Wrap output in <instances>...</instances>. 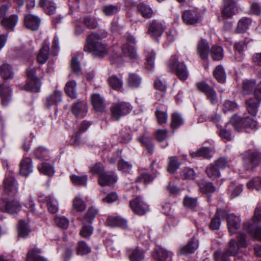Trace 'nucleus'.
Here are the masks:
<instances>
[{"instance_id":"nucleus-38","label":"nucleus","mask_w":261,"mask_h":261,"mask_svg":"<svg viewBox=\"0 0 261 261\" xmlns=\"http://www.w3.org/2000/svg\"><path fill=\"white\" fill-rule=\"evenodd\" d=\"M65 91L67 95L72 99L77 97L76 83L74 81L68 82L65 87Z\"/></svg>"},{"instance_id":"nucleus-35","label":"nucleus","mask_w":261,"mask_h":261,"mask_svg":"<svg viewBox=\"0 0 261 261\" xmlns=\"http://www.w3.org/2000/svg\"><path fill=\"white\" fill-rule=\"evenodd\" d=\"M0 73L4 79H11L14 76L12 66L7 63H4L0 65Z\"/></svg>"},{"instance_id":"nucleus-58","label":"nucleus","mask_w":261,"mask_h":261,"mask_svg":"<svg viewBox=\"0 0 261 261\" xmlns=\"http://www.w3.org/2000/svg\"><path fill=\"white\" fill-rule=\"evenodd\" d=\"M48 211L53 214H55L58 211V206L56 201L52 195L46 197Z\"/></svg>"},{"instance_id":"nucleus-3","label":"nucleus","mask_w":261,"mask_h":261,"mask_svg":"<svg viewBox=\"0 0 261 261\" xmlns=\"http://www.w3.org/2000/svg\"><path fill=\"white\" fill-rule=\"evenodd\" d=\"M107 36V33L103 32L101 35L91 33L87 38L86 43L84 48V51L91 53L94 56L103 57L108 54V49L106 44L99 41L102 38Z\"/></svg>"},{"instance_id":"nucleus-51","label":"nucleus","mask_w":261,"mask_h":261,"mask_svg":"<svg viewBox=\"0 0 261 261\" xmlns=\"http://www.w3.org/2000/svg\"><path fill=\"white\" fill-rule=\"evenodd\" d=\"M117 166L119 171L124 174L129 173L132 168V164L124 160L119 161Z\"/></svg>"},{"instance_id":"nucleus-46","label":"nucleus","mask_w":261,"mask_h":261,"mask_svg":"<svg viewBox=\"0 0 261 261\" xmlns=\"http://www.w3.org/2000/svg\"><path fill=\"white\" fill-rule=\"evenodd\" d=\"M200 181V182H199L198 184L201 192L208 194L215 190V187L211 182L207 181V180Z\"/></svg>"},{"instance_id":"nucleus-41","label":"nucleus","mask_w":261,"mask_h":261,"mask_svg":"<svg viewBox=\"0 0 261 261\" xmlns=\"http://www.w3.org/2000/svg\"><path fill=\"white\" fill-rule=\"evenodd\" d=\"M145 252L140 247L131 250L129 254L130 261H142L144 258Z\"/></svg>"},{"instance_id":"nucleus-13","label":"nucleus","mask_w":261,"mask_h":261,"mask_svg":"<svg viewBox=\"0 0 261 261\" xmlns=\"http://www.w3.org/2000/svg\"><path fill=\"white\" fill-rule=\"evenodd\" d=\"M132 110L131 105L127 102H118L115 105V120H119L121 116L129 114Z\"/></svg>"},{"instance_id":"nucleus-6","label":"nucleus","mask_w":261,"mask_h":261,"mask_svg":"<svg viewBox=\"0 0 261 261\" xmlns=\"http://www.w3.org/2000/svg\"><path fill=\"white\" fill-rule=\"evenodd\" d=\"M197 88L199 91L204 93L206 99L211 105H216L219 102L217 93L214 88L205 82H200L196 84Z\"/></svg>"},{"instance_id":"nucleus-54","label":"nucleus","mask_w":261,"mask_h":261,"mask_svg":"<svg viewBox=\"0 0 261 261\" xmlns=\"http://www.w3.org/2000/svg\"><path fill=\"white\" fill-rule=\"evenodd\" d=\"M180 175L184 179H194L196 177V174L193 169L190 167H186L182 169Z\"/></svg>"},{"instance_id":"nucleus-42","label":"nucleus","mask_w":261,"mask_h":261,"mask_svg":"<svg viewBox=\"0 0 261 261\" xmlns=\"http://www.w3.org/2000/svg\"><path fill=\"white\" fill-rule=\"evenodd\" d=\"M138 11L142 14V16L145 18H151L153 14L152 8L148 5L141 3L137 6Z\"/></svg>"},{"instance_id":"nucleus-32","label":"nucleus","mask_w":261,"mask_h":261,"mask_svg":"<svg viewBox=\"0 0 261 261\" xmlns=\"http://www.w3.org/2000/svg\"><path fill=\"white\" fill-rule=\"evenodd\" d=\"M142 82V78L138 74L134 73H130L128 74L127 83L129 87L136 89L140 87Z\"/></svg>"},{"instance_id":"nucleus-27","label":"nucleus","mask_w":261,"mask_h":261,"mask_svg":"<svg viewBox=\"0 0 261 261\" xmlns=\"http://www.w3.org/2000/svg\"><path fill=\"white\" fill-rule=\"evenodd\" d=\"M139 142L145 147L148 153L152 154L154 151V144L152 138L143 135L138 138Z\"/></svg>"},{"instance_id":"nucleus-63","label":"nucleus","mask_w":261,"mask_h":261,"mask_svg":"<svg viewBox=\"0 0 261 261\" xmlns=\"http://www.w3.org/2000/svg\"><path fill=\"white\" fill-rule=\"evenodd\" d=\"M238 108L237 103L232 101L225 100L223 105V110L225 113L235 111Z\"/></svg>"},{"instance_id":"nucleus-1","label":"nucleus","mask_w":261,"mask_h":261,"mask_svg":"<svg viewBox=\"0 0 261 261\" xmlns=\"http://www.w3.org/2000/svg\"><path fill=\"white\" fill-rule=\"evenodd\" d=\"M261 220V204H258L254 211V215L250 220L245 222L243 228L236 239L230 240L229 246L225 253L221 254L219 251L214 253L216 261H229L227 256L231 255L242 258V254L248 245V237L250 236L261 241V226L259 222Z\"/></svg>"},{"instance_id":"nucleus-60","label":"nucleus","mask_w":261,"mask_h":261,"mask_svg":"<svg viewBox=\"0 0 261 261\" xmlns=\"http://www.w3.org/2000/svg\"><path fill=\"white\" fill-rule=\"evenodd\" d=\"M115 227H119L124 230L126 233L130 231L126 219L119 216H115Z\"/></svg>"},{"instance_id":"nucleus-29","label":"nucleus","mask_w":261,"mask_h":261,"mask_svg":"<svg viewBox=\"0 0 261 261\" xmlns=\"http://www.w3.org/2000/svg\"><path fill=\"white\" fill-rule=\"evenodd\" d=\"M21 205L19 202L15 200H8L4 205V209L8 213L13 214L20 211Z\"/></svg>"},{"instance_id":"nucleus-20","label":"nucleus","mask_w":261,"mask_h":261,"mask_svg":"<svg viewBox=\"0 0 261 261\" xmlns=\"http://www.w3.org/2000/svg\"><path fill=\"white\" fill-rule=\"evenodd\" d=\"M49 41L44 40L42 46L40 49L37 57V61L41 64H44L48 59L49 55Z\"/></svg>"},{"instance_id":"nucleus-48","label":"nucleus","mask_w":261,"mask_h":261,"mask_svg":"<svg viewBox=\"0 0 261 261\" xmlns=\"http://www.w3.org/2000/svg\"><path fill=\"white\" fill-rule=\"evenodd\" d=\"M131 130L127 127L123 128L119 132L118 139L122 143H126L132 140Z\"/></svg>"},{"instance_id":"nucleus-49","label":"nucleus","mask_w":261,"mask_h":261,"mask_svg":"<svg viewBox=\"0 0 261 261\" xmlns=\"http://www.w3.org/2000/svg\"><path fill=\"white\" fill-rule=\"evenodd\" d=\"M91 251V247L83 241H80L76 247V253L78 255H83L90 253Z\"/></svg>"},{"instance_id":"nucleus-16","label":"nucleus","mask_w":261,"mask_h":261,"mask_svg":"<svg viewBox=\"0 0 261 261\" xmlns=\"http://www.w3.org/2000/svg\"><path fill=\"white\" fill-rule=\"evenodd\" d=\"M199 240L195 237L192 238L186 245L180 247L178 250V253L181 255L194 253L199 247Z\"/></svg>"},{"instance_id":"nucleus-12","label":"nucleus","mask_w":261,"mask_h":261,"mask_svg":"<svg viewBox=\"0 0 261 261\" xmlns=\"http://www.w3.org/2000/svg\"><path fill=\"white\" fill-rule=\"evenodd\" d=\"M223 3L222 16L226 18H231L237 10L236 0H223Z\"/></svg>"},{"instance_id":"nucleus-19","label":"nucleus","mask_w":261,"mask_h":261,"mask_svg":"<svg viewBox=\"0 0 261 261\" xmlns=\"http://www.w3.org/2000/svg\"><path fill=\"white\" fill-rule=\"evenodd\" d=\"M24 22L28 29L32 31H36L40 26L41 19L35 15L28 14L25 16Z\"/></svg>"},{"instance_id":"nucleus-22","label":"nucleus","mask_w":261,"mask_h":261,"mask_svg":"<svg viewBox=\"0 0 261 261\" xmlns=\"http://www.w3.org/2000/svg\"><path fill=\"white\" fill-rule=\"evenodd\" d=\"M243 190L242 184L238 180H231L228 187V192L231 199L240 195Z\"/></svg>"},{"instance_id":"nucleus-43","label":"nucleus","mask_w":261,"mask_h":261,"mask_svg":"<svg viewBox=\"0 0 261 261\" xmlns=\"http://www.w3.org/2000/svg\"><path fill=\"white\" fill-rule=\"evenodd\" d=\"M30 231L28 224L24 220H20L17 227L18 237L25 238L29 235Z\"/></svg>"},{"instance_id":"nucleus-61","label":"nucleus","mask_w":261,"mask_h":261,"mask_svg":"<svg viewBox=\"0 0 261 261\" xmlns=\"http://www.w3.org/2000/svg\"><path fill=\"white\" fill-rule=\"evenodd\" d=\"M83 226L80 231V235L85 238H88L93 233V227L89 224H87L85 222L83 221Z\"/></svg>"},{"instance_id":"nucleus-8","label":"nucleus","mask_w":261,"mask_h":261,"mask_svg":"<svg viewBox=\"0 0 261 261\" xmlns=\"http://www.w3.org/2000/svg\"><path fill=\"white\" fill-rule=\"evenodd\" d=\"M27 74L29 81L24 86L25 90L33 92H38L41 83L40 80L36 75L35 70L33 69L28 70Z\"/></svg>"},{"instance_id":"nucleus-40","label":"nucleus","mask_w":261,"mask_h":261,"mask_svg":"<svg viewBox=\"0 0 261 261\" xmlns=\"http://www.w3.org/2000/svg\"><path fill=\"white\" fill-rule=\"evenodd\" d=\"M39 250L34 248L29 250L26 257V261H48L46 258L39 254Z\"/></svg>"},{"instance_id":"nucleus-28","label":"nucleus","mask_w":261,"mask_h":261,"mask_svg":"<svg viewBox=\"0 0 261 261\" xmlns=\"http://www.w3.org/2000/svg\"><path fill=\"white\" fill-rule=\"evenodd\" d=\"M91 102L93 108L97 112H102L105 109L103 99L98 93L91 96Z\"/></svg>"},{"instance_id":"nucleus-56","label":"nucleus","mask_w":261,"mask_h":261,"mask_svg":"<svg viewBox=\"0 0 261 261\" xmlns=\"http://www.w3.org/2000/svg\"><path fill=\"white\" fill-rule=\"evenodd\" d=\"M98 210L93 207H90L83 218V221L91 223L97 214Z\"/></svg>"},{"instance_id":"nucleus-44","label":"nucleus","mask_w":261,"mask_h":261,"mask_svg":"<svg viewBox=\"0 0 261 261\" xmlns=\"http://www.w3.org/2000/svg\"><path fill=\"white\" fill-rule=\"evenodd\" d=\"M255 80H246L243 82L242 89L245 94L252 93L256 86Z\"/></svg>"},{"instance_id":"nucleus-4","label":"nucleus","mask_w":261,"mask_h":261,"mask_svg":"<svg viewBox=\"0 0 261 261\" xmlns=\"http://www.w3.org/2000/svg\"><path fill=\"white\" fill-rule=\"evenodd\" d=\"M168 67L181 81H185L189 77L186 65L183 62H179L176 55L171 57L168 63Z\"/></svg>"},{"instance_id":"nucleus-36","label":"nucleus","mask_w":261,"mask_h":261,"mask_svg":"<svg viewBox=\"0 0 261 261\" xmlns=\"http://www.w3.org/2000/svg\"><path fill=\"white\" fill-rule=\"evenodd\" d=\"M252 22V20L248 17H243L238 22L236 32L243 33L249 28Z\"/></svg>"},{"instance_id":"nucleus-64","label":"nucleus","mask_w":261,"mask_h":261,"mask_svg":"<svg viewBox=\"0 0 261 261\" xmlns=\"http://www.w3.org/2000/svg\"><path fill=\"white\" fill-rule=\"evenodd\" d=\"M155 115L159 124H163L167 121L168 115L165 111H162L158 109L155 112Z\"/></svg>"},{"instance_id":"nucleus-39","label":"nucleus","mask_w":261,"mask_h":261,"mask_svg":"<svg viewBox=\"0 0 261 261\" xmlns=\"http://www.w3.org/2000/svg\"><path fill=\"white\" fill-rule=\"evenodd\" d=\"M34 154L35 157L42 161H48L49 160V152L45 148L39 147L34 151Z\"/></svg>"},{"instance_id":"nucleus-26","label":"nucleus","mask_w":261,"mask_h":261,"mask_svg":"<svg viewBox=\"0 0 261 261\" xmlns=\"http://www.w3.org/2000/svg\"><path fill=\"white\" fill-rule=\"evenodd\" d=\"M260 103V101L254 98L247 99L246 101V104L248 112L253 116H255L257 114Z\"/></svg>"},{"instance_id":"nucleus-25","label":"nucleus","mask_w":261,"mask_h":261,"mask_svg":"<svg viewBox=\"0 0 261 261\" xmlns=\"http://www.w3.org/2000/svg\"><path fill=\"white\" fill-rule=\"evenodd\" d=\"M12 93L11 89L6 83L0 84V95L2 97V103L4 106H7L11 99Z\"/></svg>"},{"instance_id":"nucleus-31","label":"nucleus","mask_w":261,"mask_h":261,"mask_svg":"<svg viewBox=\"0 0 261 261\" xmlns=\"http://www.w3.org/2000/svg\"><path fill=\"white\" fill-rule=\"evenodd\" d=\"M190 155L192 158L201 157L204 159H210L212 157L211 149L208 147H201L195 151H191Z\"/></svg>"},{"instance_id":"nucleus-17","label":"nucleus","mask_w":261,"mask_h":261,"mask_svg":"<svg viewBox=\"0 0 261 261\" xmlns=\"http://www.w3.org/2000/svg\"><path fill=\"white\" fill-rule=\"evenodd\" d=\"M32 160L30 158H23L20 163L19 173L24 177H27L33 172Z\"/></svg>"},{"instance_id":"nucleus-5","label":"nucleus","mask_w":261,"mask_h":261,"mask_svg":"<svg viewBox=\"0 0 261 261\" xmlns=\"http://www.w3.org/2000/svg\"><path fill=\"white\" fill-rule=\"evenodd\" d=\"M241 155L246 170H252L261 164V152L257 150H248Z\"/></svg>"},{"instance_id":"nucleus-14","label":"nucleus","mask_w":261,"mask_h":261,"mask_svg":"<svg viewBox=\"0 0 261 261\" xmlns=\"http://www.w3.org/2000/svg\"><path fill=\"white\" fill-rule=\"evenodd\" d=\"M173 253L162 248L155 249L152 252V257L157 261H172Z\"/></svg>"},{"instance_id":"nucleus-11","label":"nucleus","mask_w":261,"mask_h":261,"mask_svg":"<svg viewBox=\"0 0 261 261\" xmlns=\"http://www.w3.org/2000/svg\"><path fill=\"white\" fill-rule=\"evenodd\" d=\"M88 107L86 102L78 101L74 103L71 109V112L77 118H83L86 116Z\"/></svg>"},{"instance_id":"nucleus-10","label":"nucleus","mask_w":261,"mask_h":261,"mask_svg":"<svg viewBox=\"0 0 261 261\" xmlns=\"http://www.w3.org/2000/svg\"><path fill=\"white\" fill-rule=\"evenodd\" d=\"M182 19L186 24L195 25L200 21V13L196 9L185 10L182 13Z\"/></svg>"},{"instance_id":"nucleus-15","label":"nucleus","mask_w":261,"mask_h":261,"mask_svg":"<svg viewBox=\"0 0 261 261\" xmlns=\"http://www.w3.org/2000/svg\"><path fill=\"white\" fill-rule=\"evenodd\" d=\"M197 52L198 56L202 60L208 61L210 49L208 43L206 40L201 39L198 42Z\"/></svg>"},{"instance_id":"nucleus-52","label":"nucleus","mask_w":261,"mask_h":261,"mask_svg":"<svg viewBox=\"0 0 261 261\" xmlns=\"http://www.w3.org/2000/svg\"><path fill=\"white\" fill-rule=\"evenodd\" d=\"M184 123V120L181 115L177 113H174L172 114L171 117V127L173 129L177 128Z\"/></svg>"},{"instance_id":"nucleus-18","label":"nucleus","mask_w":261,"mask_h":261,"mask_svg":"<svg viewBox=\"0 0 261 261\" xmlns=\"http://www.w3.org/2000/svg\"><path fill=\"white\" fill-rule=\"evenodd\" d=\"M241 218L239 216H236L233 214L229 215L227 218V226L229 232L231 234L237 232L240 227Z\"/></svg>"},{"instance_id":"nucleus-2","label":"nucleus","mask_w":261,"mask_h":261,"mask_svg":"<svg viewBox=\"0 0 261 261\" xmlns=\"http://www.w3.org/2000/svg\"><path fill=\"white\" fill-rule=\"evenodd\" d=\"M229 124H231L238 132H245L246 133H249L248 128L253 130L257 129V122L254 118L248 116L241 117L237 114H234L231 116L226 128L221 127L218 130L219 135L223 140L230 141L232 139L230 130L227 128Z\"/></svg>"},{"instance_id":"nucleus-33","label":"nucleus","mask_w":261,"mask_h":261,"mask_svg":"<svg viewBox=\"0 0 261 261\" xmlns=\"http://www.w3.org/2000/svg\"><path fill=\"white\" fill-rule=\"evenodd\" d=\"M210 56L214 61H220L224 57V50L222 46L213 45L210 49Z\"/></svg>"},{"instance_id":"nucleus-7","label":"nucleus","mask_w":261,"mask_h":261,"mask_svg":"<svg viewBox=\"0 0 261 261\" xmlns=\"http://www.w3.org/2000/svg\"><path fill=\"white\" fill-rule=\"evenodd\" d=\"M147 28V33L150 37L153 39H158L165 31L166 25L162 21L154 19L149 22Z\"/></svg>"},{"instance_id":"nucleus-30","label":"nucleus","mask_w":261,"mask_h":261,"mask_svg":"<svg viewBox=\"0 0 261 261\" xmlns=\"http://www.w3.org/2000/svg\"><path fill=\"white\" fill-rule=\"evenodd\" d=\"M62 100V92L59 90H55L49 96L46 97L45 105L50 107L57 105Z\"/></svg>"},{"instance_id":"nucleus-57","label":"nucleus","mask_w":261,"mask_h":261,"mask_svg":"<svg viewBox=\"0 0 261 261\" xmlns=\"http://www.w3.org/2000/svg\"><path fill=\"white\" fill-rule=\"evenodd\" d=\"M183 204L185 207L190 209H193L197 205V199L196 197L186 196L184 198Z\"/></svg>"},{"instance_id":"nucleus-47","label":"nucleus","mask_w":261,"mask_h":261,"mask_svg":"<svg viewBox=\"0 0 261 261\" xmlns=\"http://www.w3.org/2000/svg\"><path fill=\"white\" fill-rule=\"evenodd\" d=\"M37 168L41 173L48 176H52L55 173L54 167L47 163H43L41 165L38 166Z\"/></svg>"},{"instance_id":"nucleus-45","label":"nucleus","mask_w":261,"mask_h":261,"mask_svg":"<svg viewBox=\"0 0 261 261\" xmlns=\"http://www.w3.org/2000/svg\"><path fill=\"white\" fill-rule=\"evenodd\" d=\"M146 60V67L151 70L154 67L155 53L151 49H146L145 51Z\"/></svg>"},{"instance_id":"nucleus-24","label":"nucleus","mask_w":261,"mask_h":261,"mask_svg":"<svg viewBox=\"0 0 261 261\" xmlns=\"http://www.w3.org/2000/svg\"><path fill=\"white\" fill-rule=\"evenodd\" d=\"M4 192L10 197H14L17 192V184L16 180H4Z\"/></svg>"},{"instance_id":"nucleus-50","label":"nucleus","mask_w":261,"mask_h":261,"mask_svg":"<svg viewBox=\"0 0 261 261\" xmlns=\"http://www.w3.org/2000/svg\"><path fill=\"white\" fill-rule=\"evenodd\" d=\"M39 6L43 8L48 15H52L56 10V4L52 1L39 3Z\"/></svg>"},{"instance_id":"nucleus-21","label":"nucleus","mask_w":261,"mask_h":261,"mask_svg":"<svg viewBox=\"0 0 261 261\" xmlns=\"http://www.w3.org/2000/svg\"><path fill=\"white\" fill-rule=\"evenodd\" d=\"M18 21V16L17 14H12L4 17L1 20L2 25L7 30L13 31Z\"/></svg>"},{"instance_id":"nucleus-55","label":"nucleus","mask_w":261,"mask_h":261,"mask_svg":"<svg viewBox=\"0 0 261 261\" xmlns=\"http://www.w3.org/2000/svg\"><path fill=\"white\" fill-rule=\"evenodd\" d=\"M205 173L208 177L213 179L218 178L220 175L219 170L214 164L206 168Z\"/></svg>"},{"instance_id":"nucleus-37","label":"nucleus","mask_w":261,"mask_h":261,"mask_svg":"<svg viewBox=\"0 0 261 261\" xmlns=\"http://www.w3.org/2000/svg\"><path fill=\"white\" fill-rule=\"evenodd\" d=\"M122 51L124 56L128 57L131 60H135L137 58L136 49L128 43H125L122 46Z\"/></svg>"},{"instance_id":"nucleus-9","label":"nucleus","mask_w":261,"mask_h":261,"mask_svg":"<svg viewBox=\"0 0 261 261\" xmlns=\"http://www.w3.org/2000/svg\"><path fill=\"white\" fill-rule=\"evenodd\" d=\"M129 205L132 210L136 214L143 215L149 211V205L141 196H138L130 201Z\"/></svg>"},{"instance_id":"nucleus-59","label":"nucleus","mask_w":261,"mask_h":261,"mask_svg":"<svg viewBox=\"0 0 261 261\" xmlns=\"http://www.w3.org/2000/svg\"><path fill=\"white\" fill-rule=\"evenodd\" d=\"M181 165V163L177 161L176 156H171L168 165V171L174 173Z\"/></svg>"},{"instance_id":"nucleus-34","label":"nucleus","mask_w":261,"mask_h":261,"mask_svg":"<svg viewBox=\"0 0 261 261\" xmlns=\"http://www.w3.org/2000/svg\"><path fill=\"white\" fill-rule=\"evenodd\" d=\"M213 75L216 80L220 83L223 84L226 82V74L224 67L222 65L216 67Z\"/></svg>"},{"instance_id":"nucleus-62","label":"nucleus","mask_w":261,"mask_h":261,"mask_svg":"<svg viewBox=\"0 0 261 261\" xmlns=\"http://www.w3.org/2000/svg\"><path fill=\"white\" fill-rule=\"evenodd\" d=\"M73 207L78 212H83L86 208V205L80 197H75L73 200Z\"/></svg>"},{"instance_id":"nucleus-23","label":"nucleus","mask_w":261,"mask_h":261,"mask_svg":"<svg viewBox=\"0 0 261 261\" xmlns=\"http://www.w3.org/2000/svg\"><path fill=\"white\" fill-rule=\"evenodd\" d=\"M90 172L97 175L100 179H111V177L105 171L103 166L100 163L93 165L90 169Z\"/></svg>"},{"instance_id":"nucleus-53","label":"nucleus","mask_w":261,"mask_h":261,"mask_svg":"<svg viewBox=\"0 0 261 261\" xmlns=\"http://www.w3.org/2000/svg\"><path fill=\"white\" fill-rule=\"evenodd\" d=\"M247 44H246L245 41H244L236 42L234 44L233 47L235 49L236 55H237V54L238 53L239 55V57H236V59L238 61H241L242 60L243 58L242 53L244 49L245 46Z\"/></svg>"}]
</instances>
